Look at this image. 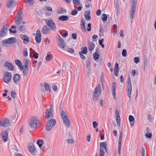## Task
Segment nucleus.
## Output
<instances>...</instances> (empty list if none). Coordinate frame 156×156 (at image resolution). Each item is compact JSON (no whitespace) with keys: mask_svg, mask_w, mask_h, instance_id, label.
I'll return each mask as SVG.
<instances>
[{"mask_svg":"<svg viewBox=\"0 0 156 156\" xmlns=\"http://www.w3.org/2000/svg\"><path fill=\"white\" fill-rule=\"evenodd\" d=\"M116 85L115 82H113L112 83V88L113 90H116Z\"/></svg>","mask_w":156,"mask_h":156,"instance_id":"nucleus-56","label":"nucleus"},{"mask_svg":"<svg viewBox=\"0 0 156 156\" xmlns=\"http://www.w3.org/2000/svg\"><path fill=\"white\" fill-rule=\"evenodd\" d=\"M85 4H86V7H89L90 6V1H86L85 2Z\"/></svg>","mask_w":156,"mask_h":156,"instance_id":"nucleus-49","label":"nucleus"},{"mask_svg":"<svg viewBox=\"0 0 156 156\" xmlns=\"http://www.w3.org/2000/svg\"><path fill=\"white\" fill-rule=\"evenodd\" d=\"M21 37L23 40V43L25 44H27L29 42V37L25 35H21Z\"/></svg>","mask_w":156,"mask_h":156,"instance_id":"nucleus-20","label":"nucleus"},{"mask_svg":"<svg viewBox=\"0 0 156 156\" xmlns=\"http://www.w3.org/2000/svg\"><path fill=\"white\" fill-rule=\"evenodd\" d=\"M53 117V114L52 112L51 111V108H48L46 112L45 118L47 119H48L51 118H52Z\"/></svg>","mask_w":156,"mask_h":156,"instance_id":"nucleus-14","label":"nucleus"},{"mask_svg":"<svg viewBox=\"0 0 156 156\" xmlns=\"http://www.w3.org/2000/svg\"><path fill=\"white\" fill-rule=\"evenodd\" d=\"M47 25L53 31H55L57 29L56 26L53 20H44Z\"/></svg>","mask_w":156,"mask_h":156,"instance_id":"nucleus-5","label":"nucleus"},{"mask_svg":"<svg viewBox=\"0 0 156 156\" xmlns=\"http://www.w3.org/2000/svg\"><path fill=\"white\" fill-rule=\"evenodd\" d=\"M126 86L127 87V94L128 95V96L129 99H130L131 98V95L132 91V86L131 85L130 80L129 77H128V79H127V83L126 84Z\"/></svg>","mask_w":156,"mask_h":156,"instance_id":"nucleus-6","label":"nucleus"},{"mask_svg":"<svg viewBox=\"0 0 156 156\" xmlns=\"http://www.w3.org/2000/svg\"><path fill=\"white\" fill-rule=\"evenodd\" d=\"M37 144H39V146L40 147H41L43 144V141L42 140H37Z\"/></svg>","mask_w":156,"mask_h":156,"instance_id":"nucleus-35","label":"nucleus"},{"mask_svg":"<svg viewBox=\"0 0 156 156\" xmlns=\"http://www.w3.org/2000/svg\"><path fill=\"white\" fill-rule=\"evenodd\" d=\"M11 97L14 99L16 97V93L15 91H12L11 93Z\"/></svg>","mask_w":156,"mask_h":156,"instance_id":"nucleus-41","label":"nucleus"},{"mask_svg":"<svg viewBox=\"0 0 156 156\" xmlns=\"http://www.w3.org/2000/svg\"><path fill=\"white\" fill-rule=\"evenodd\" d=\"M36 12L37 14L40 16H41L43 14V13L41 10L36 11Z\"/></svg>","mask_w":156,"mask_h":156,"instance_id":"nucleus-59","label":"nucleus"},{"mask_svg":"<svg viewBox=\"0 0 156 156\" xmlns=\"http://www.w3.org/2000/svg\"><path fill=\"white\" fill-rule=\"evenodd\" d=\"M95 46V45L94 43L89 42L88 48L89 50L90 51H91L94 49Z\"/></svg>","mask_w":156,"mask_h":156,"instance_id":"nucleus-25","label":"nucleus"},{"mask_svg":"<svg viewBox=\"0 0 156 156\" xmlns=\"http://www.w3.org/2000/svg\"><path fill=\"white\" fill-rule=\"evenodd\" d=\"M116 90H113L112 94L114 98L115 99H116Z\"/></svg>","mask_w":156,"mask_h":156,"instance_id":"nucleus-57","label":"nucleus"},{"mask_svg":"<svg viewBox=\"0 0 156 156\" xmlns=\"http://www.w3.org/2000/svg\"><path fill=\"white\" fill-rule=\"evenodd\" d=\"M81 28V30L84 32L86 31V29L85 26V21L84 20L83 18H82L80 22Z\"/></svg>","mask_w":156,"mask_h":156,"instance_id":"nucleus-23","label":"nucleus"},{"mask_svg":"<svg viewBox=\"0 0 156 156\" xmlns=\"http://www.w3.org/2000/svg\"><path fill=\"white\" fill-rule=\"evenodd\" d=\"M141 155L140 156H145V149L143 147H142V151L141 153Z\"/></svg>","mask_w":156,"mask_h":156,"instance_id":"nucleus-39","label":"nucleus"},{"mask_svg":"<svg viewBox=\"0 0 156 156\" xmlns=\"http://www.w3.org/2000/svg\"><path fill=\"white\" fill-rule=\"evenodd\" d=\"M13 81L15 83H17L20 82V76L18 74H15L13 76Z\"/></svg>","mask_w":156,"mask_h":156,"instance_id":"nucleus-21","label":"nucleus"},{"mask_svg":"<svg viewBox=\"0 0 156 156\" xmlns=\"http://www.w3.org/2000/svg\"><path fill=\"white\" fill-rule=\"evenodd\" d=\"M136 9L131 8L130 13V18L133 19L134 17Z\"/></svg>","mask_w":156,"mask_h":156,"instance_id":"nucleus-30","label":"nucleus"},{"mask_svg":"<svg viewBox=\"0 0 156 156\" xmlns=\"http://www.w3.org/2000/svg\"><path fill=\"white\" fill-rule=\"evenodd\" d=\"M84 16L86 20H89L91 19V17L90 15L85 14Z\"/></svg>","mask_w":156,"mask_h":156,"instance_id":"nucleus-52","label":"nucleus"},{"mask_svg":"<svg viewBox=\"0 0 156 156\" xmlns=\"http://www.w3.org/2000/svg\"><path fill=\"white\" fill-rule=\"evenodd\" d=\"M24 67L26 68H29V61L27 59H25L24 61Z\"/></svg>","mask_w":156,"mask_h":156,"instance_id":"nucleus-45","label":"nucleus"},{"mask_svg":"<svg viewBox=\"0 0 156 156\" xmlns=\"http://www.w3.org/2000/svg\"><path fill=\"white\" fill-rule=\"evenodd\" d=\"M52 88L53 90L55 91H56L57 89V86L56 85H54L52 86Z\"/></svg>","mask_w":156,"mask_h":156,"instance_id":"nucleus-64","label":"nucleus"},{"mask_svg":"<svg viewBox=\"0 0 156 156\" xmlns=\"http://www.w3.org/2000/svg\"><path fill=\"white\" fill-rule=\"evenodd\" d=\"M23 14V12L22 10L18 12L17 13L18 15V17L15 19V22L17 25H20L21 24H24L26 23V22L25 21H22V16Z\"/></svg>","mask_w":156,"mask_h":156,"instance_id":"nucleus-4","label":"nucleus"},{"mask_svg":"<svg viewBox=\"0 0 156 156\" xmlns=\"http://www.w3.org/2000/svg\"><path fill=\"white\" fill-rule=\"evenodd\" d=\"M122 133L121 132L120 133L119 138L118 141V146L121 147V142L122 140Z\"/></svg>","mask_w":156,"mask_h":156,"instance_id":"nucleus-32","label":"nucleus"},{"mask_svg":"<svg viewBox=\"0 0 156 156\" xmlns=\"http://www.w3.org/2000/svg\"><path fill=\"white\" fill-rule=\"evenodd\" d=\"M29 68L23 67L22 70H23V75L24 76H27L29 72Z\"/></svg>","mask_w":156,"mask_h":156,"instance_id":"nucleus-29","label":"nucleus"},{"mask_svg":"<svg viewBox=\"0 0 156 156\" xmlns=\"http://www.w3.org/2000/svg\"><path fill=\"white\" fill-rule=\"evenodd\" d=\"M123 31L122 30H121L120 32V37L123 38L124 37V35L123 34Z\"/></svg>","mask_w":156,"mask_h":156,"instance_id":"nucleus-63","label":"nucleus"},{"mask_svg":"<svg viewBox=\"0 0 156 156\" xmlns=\"http://www.w3.org/2000/svg\"><path fill=\"white\" fill-rule=\"evenodd\" d=\"M16 2L15 0H7L6 6L8 8H12L15 6Z\"/></svg>","mask_w":156,"mask_h":156,"instance_id":"nucleus-12","label":"nucleus"},{"mask_svg":"<svg viewBox=\"0 0 156 156\" xmlns=\"http://www.w3.org/2000/svg\"><path fill=\"white\" fill-rule=\"evenodd\" d=\"M134 61L136 64H137L140 62V59L138 57H136L134 58Z\"/></svg>","mask_w":156,"mask_h":156,"instance_id":"nucleus-42","label":"nucleus"},{"mask_svg":"<svg viewBox=\"0 0 156 156\" xmlns=\"http://www.w3.org/2000/svg\"><path fill=\"white\" fill-rule=\"evenodd\" d=\"M41 35L40 30H38L37 31V33L36 35L35 39L36 42L38 43H40L41 41Z\"/></svg>","mask_w":156,"mask_h":156,"instance_id":"nucleus-13","label":"nucleus"},{"mask_svg":"<svg viewBox=\"0 0 156 156\" xmlns=\"http://www.w3.org/2000/svg\"><path fill=\"white\" fill-rule=\"evenodd\" d=\"M117 70L119 71V64L118 63H116L115 65V66L114 68V71H115Z\"/></svg>","mask_w":156,"mask_h":156,"instance_id":"nucleus-46","label":"nucleus"},{"mask_svg":"<svg viewBox=\"0 0 156 156\" xmlns=\"http://www.w3.org/2000/svg\"><path fill=\"white\" fill-rule=\"evenodd\" d=\"M122 55L124 57H126L127 56V51L125 49H123L122 51Z\"/></svg>","mask_w":156,"mask_h":156,"instance_id":"nucleus-47","label":"nucleus"},{"mask_svg":"<svg viewBox=\"0 0 156 156\" xmlns=\"http://www.w3.org/2000/svg\"><path fill=\"white\" fill-rule=\"evenodd\" d=\"M145 135L148 138H151L152 137V134L151 133H149V134L147 133Z\"/></svg>","mask_w":156,"mask_h":156,"instance_id":"nucleus-60","label":"nucleus"},{"mask_svg":"<svg viewBox=\"0 0 156 156\" xmlns=\"http://www.w3.org/2000/svg\"><path fill=\"white\" fill-rule=\"evenodd\" d=\"M23 55L24 56H27L28 55L27 49L26 48H24L23 49Z\"/></svg>","mask_w":156,"mask_h":156,"instance_id":"nucleus-50","label":"nucleus"},{"mask_svg":"<svg viewBox=\"0 0 156 156\" xmlns=\"http://www.w3.org/2000/svg\"><path fill=\"white\" fill-rule=\"evenodd\" d=\"M3 141L5 142H6L8 139V133L7 131H4L1 134Z\"/></svg>","mask_w":156,"mask_h":156,"instance_id":"nucleus-15","label":"nucleus"},{"mask_svg":"<svg viewBox=\"0 0 156 156\" xmlns=\"http://www.w3.org/2000/svg\"><path fill=\"white\" fill-rule=\"evenodd\" d=\"M91 24L90 23H89L87 25V30L88 31H90L91 30Z\"/></svg>","mask_w":156,"mask_h":156,"instance_id":"nucleus-61","label":"nucleus"},{"mask_svg":"<svg viewBox=\"0 0 156 156\" xmlns=\"http://www.w3.org/2000/svg\"><path fill=\"white\" fill-rule=\"evenodd\" d=\"M66 50L67 51L69 52V53H72L74 52V50L72 48H66Z\"/></svg>","mask_w":156,"mask_h":156,"instance_id":"nucleus-53","label":"nucleus"},{"mask_svg":"<svg viewBox=\"0 0 156 156\" xmlns=\"http://www.w3.org/2000/svg\"><path fill=\"white\" fill-rule=\"evenodd\" d=\"M16 41V39L15 37H12L2 41V43L3 44H13Z\"/></svg>","mask_w":156,"mask_h":156,"instance_id":"nucleus-11","label":"nucleus"},{"mask_svg":"<svg viewBox=\"0 0 156 156\" xmlns=\"http://www.w3.org/2000/svg\"><path fill=\"white\" fill-rule=\"evenodd\" d=\"M129 120L131 126L132 127L134 124V118L133 116L130 115L129 116Z\"/></svg>","mask_w":156,"mask_h":156,"instance_id":"nucleus-28","label":"nucleus"},{"mask_svg":"<svg viewBox=\"0 0 156 156\" xmlns=\"http://www.w3.org/2000/svg\"><path fill=\"white\" fill-rule=\"evenodd\" d=\"M73 3L77 5H78L80 4V0H73Z\"/></svg>","mask_w":156,"mask_h":156,"instance_id":"nucleus-43","label":"nucleus"},{"mask_svg":"<svg viewBox=\"0 0 156 156\" xmlns=\"http://www.w3.org/2000/svg\"><path fill=\"white\" fill-rule=\"evenodd\" d=\"M77 13H78V12L77 11V10L76 9H75L73 10L71 12V14L73 16H75L76 14H77Z\"/></svg>","mask_w":156,"mask_h":156,"instance_id":"nucleus-48","label":"nucleus"},{"mask_svg":"<svg viewBox=\"0 0 156 156\" xmlns=\"http://www.w3.org/2000/svg\"><path fill=\"white\" fill-rule=\"evenodd\" d=\"M68 19L69 17L67 16L62 15L60 16L58 18L59 20L62 21H66Z\"/></svg>","mask_w":156,"mask_h":156,"instance_id":"nucleus-27","label":"nucleus"},{"mask_svg":"<svg viewBox=\"0 0 156 156\" xmlns=\"http://www.w3.org/2000/svg\"><path fill=\"white\" fill-rule=\"evenodd\" d=\"M65 141L68 144H72L74 142V140L73 138L67 139Z\"/></svg>","mask_w":156,"mask_h":156,"instance_id":"nucleus-34","label":"nucleus"},{"mask_svg":"<svg viewBox=\"0 0 156 156\" xmlns=\"http://www.w3.org/2000/svg\"><path fill=\"white\" fill-rule=\"evenodd\" d=\"M87 48L86 47H84L83 48V50L81 51L79 53H82V54H86L87 53Z\"/></svg>","mask_w":156,"mask_h":156,"instance_id":"nucleus-40","label":"nucleus"},{"mask_svg":"<svg viewBox=\"0 0 156 156\" xmlns=\"http://www.w3.org/2000/svg\"><path fill=\"white\" fill-rule=\"evenodd\" d=\"M8 32V26L6 25L3 26L0 30V37H4L6 36V34Z\"/></svg>","mask_w":156,"mask_h":156,"instance_id":"nucleus-10","label":"nucleus"},{"mask_svg":"<svg viewBox=\"0 0 156 156\" xmlns=\"http://www.w3.org/2000/svg\"><path fill=\"white\" fill-rule=\"evenodd\" d=\"M12 78L11 74L9 72H5L4 73L3 80L5 83H8L10 81Z\"/></svg>","mask_w":156,"mask_h":156,"instance_id":"nucleus-9","label":"nucleus"},{"mask_svg":"<svg viewBox=\"0 0 156 156\" xmlns=\"http://www.w3.org/2000/svg\"><path fill=\"white\" fill-rule=\"evenodd\" d=\"M93 127L94 128H96L98 126V124L96 121H94L93 122Z\"/></svg>","mask_w":156,"mask_h":156,"instance_id":"nucleus-55","label":"nucleus"},{"mask_svg":"<svg viewBox=\"0 0 156 156\" xmlns=\"http://www.w3.org/2000/svg\"><path fill=\"white\" fill-rule=\"evenodd\" d=\"M58 40L59 41L58 42L59 46L62 48L64 49L65 47V44L63 39L59 35L58 36Z\"/></svg>","mask_w":156,"mask_h":156,"instance_id":"nucleus-16","label":"nucleus"},{"mask_svg":"<svg viewBox=\"0 0 156 156\" xmlns=\"http://www.w3.org/2000/svg\"><path fill=\"white\" fill-rule=\"evenodd\" d=\"M50 31V29L48 28L46 25L44 26L41 29L42 33L45 35L49 34Z\"/></svg>","mask_w":156,"mask_h":156,"instance_id":"nucleus-19","label":"nucleus"},{"mask_svg":"<svg viewBox=\"0 0 156 156\" xmlns=\"http://www.w3.org/2000/svg\"><path fill=\"white\" fill-rule=\"evenodd\" d=\"M137 0H132L131 8H136Z\"/></svg>","mask_w":156,"mask_h":156,"instance_id":"nucleus-31","label":"nucleus"},{"mask_svg":"<svg viewBox=\"0 0 156 156\" xmlns=\"http://www.w3.org/2000/svg\"><path fill=\"white\" fill-rule=\"evenodd\" d=\"M56 124V120L53 119L48 120L47 122L46 129L47 131H50L52 127L55 126Z\"/></svg>","mask_w":156,"mask_h":156,"instance_id":"nucleus-3","label":"nucleus"},{"mask_svg":"<svg viewBox=\"0 0 156 156\" xmlns=\"http://www.w3.org/2000/svg\"><path fill=\"white\" fill-rule=\"evenodd\" d=\"M67 114L66 112L64 111L63 110H62L61 112V117H63L64 116H67Z\"/></svg>","mask_w":156,"mask_h":156,"instance_id":"nucleus-51","label":"nucleus"},{"mask_svg":"<svg viewBox=\"0 0 156 156\" xmlns=\"http://www.w3.org/2000/svg\"><path fill=\"white\" fill-rule=\"evenodd\" d=\"M101 87L99 84H98L94 89L93 95V99L94 101H96L98 99L101 93Z\"/></svg>","mask_w":156,"mask_h":156,"instance_id":"nucleus-2","label":"nucleus"},{"mask_svg":"<svg viewBox=\"0 0 156 156\" xmlns=\"http://www.w3.org/2000/svg\"><path fill=\"white\" fill-rule=\"evenodd\" d=\"M93 55L94 56V59L95 60L98 59L99 58V55L97 53L95 52L94 54H93Z\"/></svg>","mask_w":156,"mask_h":156,"instance_id":"nucleus-38","label":"nucleus"},{"mask_svg":"<svg viewBox=\"0 0 156 156\" xmlns=\"http://www.w3.org/2000/svg\"><path fill=\"white\" fill-rule=\"evenodd\" d=\"M80 56L81 58L83 59V60H85L86 59V57L82 54V53H79Z\"/></svg>","mask_w":156,"mask_h":156,"instance_id":"nucleus-58","label":"nucleus"},{"mask_svg":"<svg viewBox=\"0 0 156 156\" xmlns=\"http://www.w3.org/2000/svg\"><path fill=\"white\" fill-rule=\"evenodd\" d=\"M25 26L23 25L20 26L19 27V30L21 32L25 30Z\"/></svg>","mask_w":156,"mask_h":156,"instance_id":"nucleus-44","label":"nucleus"},{"mask_svg":"<svg viewBox=\"0 0 156 156\" xmlns=\"http://www.w3.org/2000/svg\"><path fill=\"white\" fill-rule=\"evenodd\" d=\"M86 66L87 68H88L90 64V60H87L86 62Z\"/></svg>","mask_w":156,"mask_h":156,"instance_id":"nucleus-54","label":"nucleus"},{"mask_svg":"<svg viewBox=\"0 0 156 156\" xmlns=\"http://www.w3.org/2000/svg\"><path fill=\"white\" fill-rule=\"evenodd\" d=\"M63 121V123L65 126L67 128H69L70 127L71 124V122L69 119H65Z\"/></svg>","mask_w":156,"mask_h":156,"instance_id":"nucleus-24","label":"nucleus"},{"mask_svg":"<svg viewBox=\"0 0 156 156\" xmlns=\"http://www.w3.org/2000/svg\"><path fill=\"white\" fill-rule=\"evenodd\" d=\"M28 124L30 127L32 129H35L39 123V121L36 117H30L28 120Z\"/></svg>","mask_w":156,"mask_h":156,"instance_id":"nucleus-1","label":"nucleus"},{"mask_svg":"<svg viewBox=\"0 0 156 156\" xmlns=\"http://www.w3.org/2000/svg\"><path fill=\"white\" fill-rule=\"evenodd\" d=\"M102 17L101 18V19L102 21L104 22L106 21L107 19V16L105 14H103L102 15Z\"/></svg>","mask_w":156,"mask_h":156,"instance_id":"nucleus-36","label":"nucleus"},{"mask_svg":"<svg viewBox=\"0 0 156 156\" xmlns=\"http://www.w3.org/2000/svg\"><path fill=\"white\" fill-rule=\"evenodd\" d=\"M103 149L105 150L106 152H107L106 148V142H103L100 144V149L99 156H104Z\"/></svg>","mask_w":156,"mask_h":156,"instance_id":"nucleus-8","label":"nucleus"},{"mask_svg":"<svg viewBox=\"0 0 156 156\" xmlns=\"http://www.w3.org/2000/svg\"><path fill=\"white\" fill-rule=\"evenodd\" d=\"M115 117L117 125L118 127H119L120 125V119L118 109H116L115 110Z\"/></svg>","mask_w":156,"mask_h":156,"instance_id":"nucleus-18","label":"nucleus"},{"mask_svg":"<svg viewBox=\"0 0 156 156\" xmlns=\"http://www.w3.org/2000/svg\"><path fill=\"white\" fill-rule=\"evenodd\" d=\"M44 85L45 90L47 91H50L51 88L50 86L49 85V84L47 83H44Z\"/></svg>","mask_w":156,"mask_h":156,"instance_id":"nucleus-33","label":"nucleus"},{"mask_svg":"<svg viewBox=\"0 0 156 156\" xmlns=\"http://www.w3.org/2000/svg\"><path fill=\"white\" fill-rule=\"evenodd\" d=\"M4 66L7 68L10 71H12L13 69L14 66L11 63L6 62L4 63Z\"/></svg>","mask_w":156,"mask_h":156,"instance_id":"nucleus-22","label":"nucleus"},{"mask_svg":"<svg viewBox=\"0 0 156 156\" xmlns=\"http://www.w3.org/2000/svg\"><path fill=\"white\" fill-rule=\"evenodd\" d=\"M72 38H73V39L76 40L77 38V35L76 34H75V33L73 34H72Z\"/></svg>","mask_w":156,"mask_h":156,"instance_id":"nucleus-62","label":"nucleus"},{"mask_svg":"<svg viewBox=\"0 0 156 156\" xmlns=\"http://www.w3.org/2000/svg\"><path fill=\"white\" fill-rule=\"evenodd\" d=\"M29 150L32 154L34 155L37 153V151L35 148L33 144H30L28 146Z\"/></svg>","mask_w":156,"mask_h":156,"instance_id":"nucleus-17","label":"nucleus"},{"mask_svg":"<svg viewBox=\"0 0 156 156\" xmlns=\"http://www.w3.org/2000/svg\"><path fill=\"white\" fill-rule=\"evenodd\" d=\"M10 125L9 120L6 117H4L0 122V126L4 127H7Z\"/></svg>","mask_w":156,"mask_h":156,"instance_id":"nucleus-7","label":"nucleus"},{"mask_svg":"<svg viewBox=\"0 0 156 156\" xmlns=\"http://www.w3.org/2000/svg\"><path fill=\"white\" fill-rule=\"evenodd\" d=\"M43 9L44 11L48 10L49 11H51L52 10V9L51 7L48 6H46L43 8Z\"/></svg>","mask_w":156,"mask_h":156,"instance_id":"nucleus-37","label":"nucleus"},{"mask_svg":"<svg viewBox=\"0 0 156 156\" xmlns=\"http://www.w3.org/2000/svg\"><path fill=\"white\" fill-rule=\"evenodd\" d=\"M15 63L18 66L20 70H22L23 69V66L22 64V62L18 60H16L15 61Z\"/></svg>","mask_w":156,"mask_h":156,"instance_id":"nucleus-26","label":"nucleus"}]
</instances>
